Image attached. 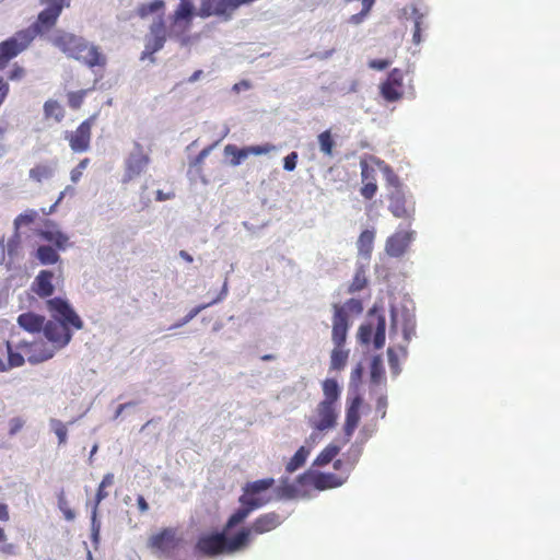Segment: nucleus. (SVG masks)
<instances>
[{"label":"nucleus","instance_id":"f257e3e1","mask_svg":"<svg viewBox=\"0 0 560 560\" xmlns=\"http://www.w3.org/2000/svg\"><path fill=\"white\" fill-rule=\"evenodd\" d=\"M47 308L54 320H47L44 324L43 331L51 346L33 343L27 358V361L32 364L51 359L57 350L66 347L72 338L70 326L75 329H82L83 327V322L66 300L61 298L50 299L47 301Z\"/></svg>","mask_w":560,"mask_h":560},{"label":"nucleus","instance_id":"f03ea898","mask_svg":"<svg viewBox=\"0 0 560 560\" xmlns=\"http://www.w3.org/2000/svg\"><path fill=\"white\" fill-rule=\"evenodd\" d=\"M51 43L68 57L79 60L90 68L106 65V57L97 46L89 43L75 34L58 31L52 37Z\"/></svg>","mask_w":560,"mask_h":560},{"label":"nucleus","instance_id":"7ed1b4c3","mask_svg":"<svg viewBox=\"0 0 560 560\" xmlns=\"http://www.w3.org/2000/svg\"><path fill=\"white\" fill-rule=\"evenodd\" d=\"M324 398L319 401L310 418V424L317 431H328L337 425L340 413L341 388L337 381L327 378L323 382Z\"/></svg>","mask_w":560,"mask_h":560},{"label":"nucleus","instance_id":"20e7f679","mask_svg":"<svg viewBox=\"0 0 560 560\" xmlns=\"http://www.w3.org/2000/svg\"><path fill=\"white\" fill-rule=\"evenodd\" d=\"M385 316L374 305L368 312L366 322L359 327L358 339L363 345H369L372 341L375 349H381L385 345Z\"/></svg>","mask_w":560,"mask_h":560},{"label":"nucleus","instance_id":"39448f33","mask_svg":"<svg viewBox=\"0 0 560 560\" xmlns=\"http://www.w3.org/2000/svg\"><path fill=\"white\" fill-rule=\"evenodd\" d=\"M43 34L35 26L16 32L12 37L0 44V71L5 68L8 62L25 50L33 39Z\"/></svg>","mask_w":560,"mask_h":560},{"label":"nucleus","instance_id":"423d86ee","mask_svg":"<svg viewBox=\"0 0 560 560\" xmlns=\"http://www.w3.org/2000/svg\"><path fill=\"white\" fill-rule=\"evenodd\" d=\"M150 163L151 158L149 152L141 143L135 141L132 143V148L124 160L121 183L128 184L141 176L148 170Z\"/></svg>","mask_w":560,"mask_h":560},{"label":"nucleus","instance_id":"0eeeda50","mask_svg":"<svg viewBox=\"0 0 560 560\" xmlns=\"http://www.w3.org/2000/svg\"><path fill=\"white\" fill-rule=\"evenodd\" d=\"M388 210L398 219L412 221L416 213V201L404 187L392 189L388 195Z\"/></svg>","mask_w":560,"mask_h":560},{"label":"nucleus","instance_id":"6e6552de","mask_svg":"<svg viewBox=\"0 0 560 560\" xmlns=\"http://www.w3.org/2000/svg\"><path fill=\"white\" fill-rule=\"evenodd\" d=\"M167 28L163 15H159L150 25L149 32L144 37V49L141 52V60L149 58L152 62L155 61L153 55L160 51L166 42Z\"/></svg>","mask_w":560,"mask_h":560},{"label":"nucleus","instance_id":"1a4fd4ad","mask_svg":"<svg viewBox=\"0 0 560 560\" xmlns=\"http://www.w3.org/2000/svg\"><path fill=\"white\" fill-rule=\"evenodd\" d=\"M40 5H44L45 9L42 10L38 15L36 22L32 25L35 26L43 34L51 30L59 16L62 13L65 8H69L71 0H37Z\"/></svg>","mask_w":560,"mask_h":560},{"label":"nucleus","instance_id":"9d476101","mask_svg":"<svg viewBox=\"0 0 560 560\" xmlns=\"http://www.w3.org/2000/svg\"><path fill=\"white\" fill-rule=\"evenodd\" d=\"M180 544L182 538L177 535V529L173 527H165L148 539V548L154 553L165 557L174 555Z\"/></svg>","mask_w":560,"mask_h":560},{"label":"nucleus","instance_id":"9b49d317","mask_svg":"<svg viewBox=\"0 0 560 560\" xmlns=\"http://www.w3.org/2000/svg\"><path fill=\"white\" fill-rule=\"evenodd\" d=\"M401 327L405 341L408 343L416 334V319L413 313L407 307L390 308V334Z\"/></svg>","mask_w":560,"mask_h":560},{"label":"nucleus","instance_id":"f8f14e48","mask_svg":"<svg viewBox=\"0 0 560 560\" xmlns=\"http://www.w3.org/2000/svg\"><path fill=\"white\" fill-rule=\"evenodd\" d=\"M346 476L324 474L317 471H307L299 477L298 481L301 487L313 485L316 490H326L327 488H338L343 485Z\"/></svg>","mask_w":560,"mask_h":560},{"label":"nucleus","instance_id":"ddd939ff","mask_svg":"<svg viewBox=\"0 0 560 560\" xmlns=\"http://www.w3.org/2000/svg\"><path fill=\"white\" fill-rule=\"evenodd\" d=\"M259 493L260 492H243L242 497H240V504H242V506H240L238 510L230 516L229 521H226V530L242 523L250 512L262 506L264 501L257 498Z\"/></svg>","mask_w":560,"mask_h":560},{"label":"nucleus","instance_id":"4468645a","mask_svg":"<svg viewBox=\"0 0 560 560\" xmlns=\"http://www.w3.org/2000/svg\"><path fill=\"white\" fill-rule=\"evenodd\" d=\"M195 5L192 0H180L174 13L170 16L172 22L171 35L179 36L190 26Z\"/></svg>","mask_w":560,"mask_h":560},{"label":"nucleus","instance_id":"2eb2a0df","mask_svg":"<svg viewBox=\"0 0 560 560\" xmlns=\"http://www.w3.org/2000/svg\"><path fill=\"white\" fill-rule=\"evenodd\" d=\"M93 120L94 117H91L81 122L74 131L65 132V139L69 141V145L73 152L82 153L90 149Z\"/></svg>","mask_w":560,"mask_h":560},{"label":"nucleus","instance_id":"dca6fc26","mask_svg":"<svg viewBox=\"0 0 560 560\" xmlns=\"http://www.w3.org/2000/svg\"><path fill=\"white\" fill-rule=\"evenodd\" d=\"M196 550L207 557H215L226 552V536H224V534L203 536L197 540Z\"/></svg>","mask_w":560,"mask_h":560},{"label":"nucleus","instance_id":"f3484780","mask_svg":"<svg viewBox=\"0 0 560 560\" xmlns=\"http://www.w3.org/2000/svg\"><path fill=\"white\" fill-rule=\"evenodd\" d=\"M349 329L348 315L343 307L334 305L331 340L335 346L342 347Z\"/></svg>","mask_w":560,"mask_h":560},{"label":"nucleus","instance_id":"a211bd4d","mask_svg":"<svg viewBox=\"0 0 560 560\" xmlns=\"http://www.w3.org/2000/svg\"><path fill=\"white\" fill-rule=\"evenodd\" d=\"M413 232L397 231L389 236L385 244V252L390 257H400L413 240Z\"/></svg>","mask_w":560,"mask_h":560},{"label":"nucleus","instance_id":"6ab92c4d","mask_svg":"<svg viewBox=\"0 0 560 560\" xmlns=\"http://www.w3.org/2000/svg\"><path fill=\"white\" fill-rule=\"evenodd\" d=\"M39 235L46 242L52 243L58 250H66L71 245L69 236L54 221H47Z\"/></svg>","mask_w":560,"mask_h":560},{"label":"nucleus","instance_id":"aec40b11","mask_svg":"<svg viewBox=\"0 0 560 560\" xmlns=\"http://www.w3.org/2000/svg\"><path fill=\"white\" fill-rule=\"evenodd\" d=\"M282 524V517L276 512H269L259 515L252 523V527L246 528L255 535H264L278 528Z\"/></svg>","mask_w":560,"mask_h":560},{"label":"nucleus","instance_id":"412c9836","mask_svg":"<svg viewBox=\"0 0 560 560\" xmlns=\"http://www.w3.org/2000/svg\"><path fill=\"white\" fill-rule=\"evenodd\" d=\"M56 278V272L52 270H40L32 282L31 289L39 298L51 296L55 292L52 280Z\"/></svg>","mask_w":560,"mask_h":560},{"label":"nucleus","instance_id":"4be33fe9","mask_svg":"<svg viewBox=\"0 0 560 560\" xmlns=\"http://www.w3.org/2000/svg\"><path fill=\"white\" fill-rule=\"evenodd\" d=\"M362 405V398L360 396L353 397L348 401L347 411H346V422L343 427L345 442H349L353 432L355 431L359 421H360V407Z\"/></svg>","mask_w":560,"mask_h":560},{"label":"nucleus","instance_id":"5701e85b","mask_svg":"<svg viewBox=\"0 0 560 560\" xmlns=\"http://www.w3.org/2000/svg\"><path fill=\"white\" fill-rule=\"evenodd\" d=\"M19 325L30 332H39L43 330L45 317L34 313H23L18 317Z\"/></svg>","mask_w":560,"mask_h":560},{"label":"nucleus","instance_id":"b1692460","mask_svg":"<svg viewBox=\"0 0 560 560\" xmlns=\"http://www.w3.org/2000/svg\"><path fill=\"white\" fill-rule=\"evenodd\" d=\"M374 240H375V232L373 230H364L358 238V242H357L358 254L362 259H364L366 261H369L371 258Z\"/></svg>","mask_w":560,"mask_h":560},{"label":"nucleus","instance_id":"393cba45","mask_svg":"<svg viewBox=\"0 0 560 560\" xmlns=\"http://www.w3.org/2000/svg\"><path fill=\"white\" fill-rule=\"evenodd\" d=\"M57 250V248L51 246L40 245L35 252V257L44 266L55 265L60 261V256Z\"/></svg>","mask_w":560,"mask_h":560},{"label":"nucleus","instance_id":"a878e982","mask_svg":"<svg viewBox=\"0 0 560 560\" xmlns=\"http://www.w3.org/2000/svg\"><path fill=\"white\" fill-rule=\"evenodd\" d=\"M249 529H242L231 538H226V552H237L249 542Z\"/></svg>","mask_w":560,"mask_h":560},{"label":"nucleus","instance_id":"bb28decb","mask_svg":"<svg viewBox=\"0 0 560 560\" xmlns=\"http://www.w3.org/2000/svg\"><path fill=\"white\" fill-rule=\"evenodd\" d=\"M370 161L374 163L376 167L383 173L387 184L392 187V189H395L396 187H402L396 174L384 161L375 156H370Z\"/></svg>","mask_w":560,"mask_h":560},{"label":"nucleus","instance_id":"cd10ccee","mask_svg":"<svg viewBox=\"0 0 560 560\" xmlns=\"http://www.w3.org/2000/svg\"><path fill=\"white\" fill-rule=\"evenodd\" d=\"M56 171V164H38L30 170V178L42 183L45 179H49L54 176Z\"/></svg>","mask_w":560,"mask_h":560},{"label":"nucleus","instance_id":"c85d7f7f","mask_svg":"<svg viewBox=\"0 0 560 560\" xmlns=\"http://www.w3.org/2000/svg\"><path fill=\"white\" fill-rule=\"evenodd\" d=\"M310 453H311V446H306V445L301 446L295 452V454L290 459V462L287 464L285 470L288 472H293L296 469H299L300 467H302L304 465V463L306 462V458L308 457Z\"/></svg>","mask_w":560,"mask_h":560},{"label":"nucleus","instance_id":"c756f323","mask_svg":"<svg viewBox=\"0 0 560 560\" xmlns=\"http://www.w3.org/2000/svg\"><path fill=\"white\" fill-rule=\"evenodd\" d=\"M340 452V446L337 444L327 445L315 458L313 465L314 466H324L330 463L337 454Z\"/></svg>","mask_w":560,"mask_h":560},{"label":"nucleus","instance_id":"7c9ffc66","mask_svg":"<svg viewBox=\"0 0 560 560\" xmlns=\"http://www.w3.org/2000/svg\"><path fill=\"white\" fill-rule=\"evenodd\" d=\"M224 154L226 156H232V159L230 161V164L232 166H238L245 159H247L249 156L247 154L246 147L240 149L234 144L225 145Z\"/></svg>","mask_w":560,"mask_h":560},{"label":"nucleus","instance_id":"2f4dec72","mask_svg":"<svg viewBox=\"0 0 560 560\" xmlns=\"http://www.w3.org/2000/svg\"><path fill=\"white\" fill-rule=\"evenodd\" d=\"M348 355V350H343L342 347L335 346L330 355V369L337 371L342 370L347 363Z\"/></svg>","mask_w":560,"mask_h":560},{"label":"nucleus","instance_id":"473e14b6","mask_svg":"<svg viewBox=\"0 0 560 560\" xmlns=\"http://www.w3.org/2000/svg\"><path fill=\"white\" fill-rule=\"evenodd\" d=\"M5 348H7V358H8L7 361L4 360L5 372H9L13 368L22 366L25 362L23 354H21L20 352H14L12 350L11 342H9V341H7Z\"/></svg>","mask_w":560,"mask_h":560},{"label":"nucleus","instance_id":"72a5a7b5","mask_svg":"<svg viewBox=\"0 0 560 560\" xmlns=\"http://www.w3.org/2000/svg\"><path fill=\"white\" fill-rule=\"evenodd\" d=\"M385 381V370L383 360L380 355L373 358L371 362V382L375 385L382 384Z\"/></svg>","mask_w":560,"mask_h":560},{"label":"nucleus","instance_id":"f704fd0d","mask_svg":"<svg viewBox=\"0 0 560 560\" xmlns=\"http://www.w3.org/2000/svg\"><path fill=\"white\" fill-rule=\"evenodd\" d=\"M50 430L57 435L59 445H63L67 442L68 428L59 419L51 418L49 420Z\"/></svg>","mask_w":560,"mask_h":560},{"label":"nucleus","instance_id":"c9c22d12","mask_svg":"<svg viewBox=\"0 0 560 560\" xmlns=\"http://www.w3.org/2000/svg\"><path fill=\"white\" fill-rule=\"evenodd\" d=\"M360 167H361V177H362L363 183L376 182V176H375L376 165L370 161V158L362 159L360 161Z\"/></svg>","mask_w":560,"mask_h":560},{"label":"nucleus","instance_id":"e433bc0d","mask_svg":"<svg viewBox=\"0 0 560 560\" xmlns=\"http://www.w3.org/2000/svg\"><path fill=\"white\" fill-rule=\"evenodd\" d=\"M164 8V1L163 0H153L150 3H143L138 7L137 14L144 19L149 16L150 14H153L158 12L159 10Z\"/></svg>","mask_w":560,"mask_h":560},{"label":"nucleus","instance_id":"4c0bfd02","mask_svg":"<svg viewBox=\"0 0 560 560\" xmlns=\"http://www.w3.org/2000/svg\"><path fill=\"white\" fill-rule=\"evenodd\" d=\"M317 139H318L320 152H323L327 156H331L335 142L331 138L330 131L326 130V131L319 133Z\"/></svg>","mask_w":560,"mask_h":560},{"label":"nucleus","instance_id":"58836bf2","mask_svg":"<svg viewBox=\"0 0 560 560\" xmlns=\"http://www.w3.org/2000/svg\"><path fill=\"white\" fill-rule=\"evenodd\" d=\"M44 112L47 118H54L56 121H60L63 117V109L56 101H47L44 105Z\"/></svg>","mask_w":560,"mask_h":560},{"label":"nucleus","instance_id":"ea45409f","mask_svg":"<svg viewBox=\"0 0 560 560\" xmlns=\"http://www.w3.org/2000/svg\"><path fill=\"white\" fill-rule=\"evenodd\" d=\"M38 213L36 210L28 209L25 212L19 214L14 220V229L19 231L20 228L32 224L37 218Z\"/></svg>","mask_w":560,"mask_h":560},{"label":"nucleus","instance_id":"a19ab883","mask_svg":"<svg viewBox=\"0 0 560 560\" xmlns=\"http://www.w3.org/2000/svg\"><path fill=\"white\" fill-rule=\"evenodd\" d=\"M381 94L386 101L395 102L401 97L402 93L400 91V88L393 84L383 83L381 85Z\"/></svg>","mask_w":560,"mask_h":560},{"label":"nucleus","instance_id":"79ce46f5","mask_svg":"<svg viewBox=\"0 0 560 560\" xmlns=\"http://www.w3.org/2000/svg\"><path fill=\"white\" fill-rule=\"evenodd\" d=\"M366 284V276H365V269L363 266H359L354 278L352 280V283L349 288L350 292H355L362 290Z\"/></svg>","mask_w":560,"mask_h":560},{"label":"nucleus","instance_id":"37998d69","mask_svg":"<svg viewBox=\"0 0 560 560\" xmlns=\"http://www.w3.org/2000/svg\"><path fill=\"white\" fill-rule=\"evenodd\" d=\"M248 155H267L271 152L277 151V147L272 143H262L258 145H248L246 147Z\"/></svg>","mask_w":560,"mask_h":560},{"label":"nucleus","instance_id":"c03bdc74","mask_svg":"<svg viewBox=\"0 0 560 560\" xmlns=\"http://www.w3.org/2000/svg\"><path fill=\"white\" fill-rule=\"evenodd\" d=\"M276 480L273 478H265L252 482H247L242 490H269L275 487Z\"/></svg>","mask_w":560,"mask_h":560},{"label":"nucleus","instance_id":"a18cd8bd","mask_svg":"<svg viewBox=\"0 0 560 560\" xmlns=\"http://www.w3.org/2000/svg\"><path fill=\"white\" fill-rule=\"evenodd\" d=\"M210 304H202V305H199V306H196L194 307L192 310H190L188 312V314L177 324H175L174 326H172V328H178V327H182L186 324H188L191 319H194L201 311L206 310L207 307H209Z\"/></svg>","mask_w":560,"mask_h":560},{"label":"nucleus","instance_id":"49530a36","mask_svg":"<svg viewBox=\"0 0 560 560\" xmlns=\"http://www.w3.org/2000/svg\"><path fill=\"white\" fill-rule=\"evenodd\" d=\"M410 10V18L413 20L415 27H421L423 20L427 18L429 11L425 10L424 12H421L415 4L409 7Z\"/></svg>","mask_w":560,"mask_h":560},{"label":"nucleus","instance_id":"de8ad7c7","mask_svg":"<svg viewBox=\"0 0 560 560\" xmlns=\"http://www.w3.org/2000/svg\"><path fill=\"white\" fill-rule=\"evenodd\" d=\"M90 163L89 159H83L80 163L70 172V179L72 183H78L82 177L83 171L88 167Z\"/></svg>","mask_w":560,"mask_h":560},{"label":"nucleus","instance_id":"09e8293b","mask_svg":"<svg viewBox=\"0 0 560 560\" xmlns=\"http://www.w3.org/2000/svg\"><path fill=\"white\" fill-rule=\"evenodd\" d=\"M387 355H388V363H389L392 374L394 376H397L401 371V369L399 366V362H398V357L392 348L387 349Z\"/></svg>","mask_w":560,"mask_h":560},{"label":"nucleus","instance_id":"8fccbe9b","mask_svg":"<svg viewBox=\"0 0 560 560\" xmlns=\"http://www.w3.org/2000/svg\"><path fill=\"white\" fill-rule=\"evenodd\" d=\"M58 503L59 509H61L62 515H65V518L69 522L72 521L75 517V513L71 508H69V503H67L62 494L59 495Z\"/></svg>","mask_w":560,"mask_h":560},{"label":"nucleus","instance_id":"3c124183","mask_svg":"<svg viewBox=\"0 0 560 560\" xmlns=\"http://www.w3.org/2000/svg\"><path fill=\"white\" fill-rule=\"evenodd\" d=\"M385 84H393L398 88H401L402 84V72L399 69H394L389 72L387 80L384 82Z\"/></svg>","mask_w":560,"mask_h":560},{"label":"nucleus","instance_id":"603ef678","mask_svg":"<svg viewBox=\"0 0 560 560\" xmlns=\"http://www.w3.org/2000/svg\"><path fill=\"white\" fill-rule=\"evenodd\" d=\"M377 191V185L376 182H366L364 183V186L361 188V195L365 199H372Z\"/></svg>","mask_w":560,"mask_h":560},{"label":"nucleus","instance_id":"864d4df0","mask_svg":"<svg viewBox=\"0 0 560 560\" xmlns=\"http://www.w3.org/2000/svg\"><path fill=\"white\" fill-rule=\"evenodd\" d=\"M215 144H212V145H209L205 149H202L199 154L190 162V166L192 167H198L200 166L205 159L210 154V152L212 151V149L214 148Z\"/></svg>","mask_w":560,"mask_h":560},{"label":"nucleus","instance_id":"5fc2aeb1","mask_svg":"<svg viewBox=\"0 0 560 560\" xmlns=\"http://www.w3.org/2000/svg\"><path fill=\"white\" fill-rule=\"evenodd\" d=\"M298 158L299 156L296 152H291L288 154L283 160V168L288 172L294 171L296 167Z\"/></svg>","mask_w":560,"mask_h":560},{"label":"nucleus","instance_id":"6e6d98bb","mask_svg":"<svg viewBox=\"0 0 560 560\" xmlns=\"http://www.w3.org/2000/svg\"><path fill=\"white\" fill-rule=\"evenodd\" d=\"M20 245V234L15 230L14 235L8 241L7 250L10 256H13Z\"/></svg>","mask_w":560,"mask_h":560},{"label":"nucleus","instance_id":"4d7b16f0","mask_svg":"<svg viewBox=\"0 0 560 560\" xmlns=\"http://www.w3.org/2000/svg\"><path fill=\"white\" fill-rule=\"evenodd\" d=\"M342 307L347 313L348 311L353 313H361L363 310L361 301L355 299L349 300Z\"/></svg>","mask_w":560,"mask_h":560},{"label":"nucleus","instance_id":"13d9d810","mask_svg":"<svg viewBox=\"0 0 560 560\" xmlns=\"http://www.w3.org/2000/svg\"><path fill=\"white\" fill-rule=\"evenodd\" d=\"M374 432H375V428L373 425L365 424L360 430L359 439L363 443V442L368 441L373 435Z\"/></svg>","mask_w":560,"mask_h":560},{"label":"nucleus","instance_id":"bf43d9fd","mask_svg":"<svg viewBox=\"0 0 560 560\" xmlns=\"http://www.w3.org/2000/svg\"><path fill=\"white\" fill-rule=\"evenodd\" d=\"M389 66V61L386 59H374L369 62V67L374 70H384Z\"/></svg>","mask_w":560,"mask_h":560},{"label":"nucleus","instance_id":"052dcab7","mask_svg":"<svg viewBox=\"0 0 560 560\" xmlns=\"http://www.w3.org/2000/svg\"><path fill=\"white\" fill-rule=\"evenodd\" d=\"M83 100V93L69 94V105L72 108H79Z\"/></svg>","mask_w":560,"mask_h":560},{"label":"nucleus","instance_id":"680f3d73","mask_svg":"<svg viewBox=\"0 0 560 560\" xmlns=\"http://www.w3.org/2000/svg\"><path fill=\"white\" fill-rule=\"evenodd\" d=\"M25 75V70L22 67L15 66L13 70L10 72L9 79L12 81H19L23 79Z\"/></svg>","mask_w":560,"mask_h":560},{"label":"nucleus","instance_id":"e2e57ef3","mask_svg":"<svg viewBox=\"0 0 560 560\" xmlns=\"http://www.w3.org/2000/svg\"><path fill=\"white\" fill-rule=\"evenodd\" d=\"M387 399L385 396H381L376 402V411L381 413V418L386 416Z\"/></svg>","mask_w":560,"mask_h":560},{"label":"nucleus","instance_id":"0e129e2a","mask_svg":"<svg viewBox=\"0 0 560 560\" xmlns=\"http://www.w3.org/2000/svg\"><path fill=\"white\" fill-rule=\"evenodd\" d=\"M9 93V83L0 78V106L4 103Z\"/></svg>","mask_w":560,"mask_h":560},{"label":"nucleus","instance_id":"69168bd1","mask_svg":"<svg viewBox=\"0 0 560 560\" xmlns=\"http://www.w3.org/2000/svg\"><path fill=\"white\" fill-rule=\"evenodd\" d=\"M252 88V84L249 81L247 80H242L237 83H235L232 88V90L235 92V93H240L241 91H247Z\"/></svg>","mask_w":560,"mask_h":560},{"label":"nucleus","instance_id":"338daca9","mask_svg":"<svg viewBox=\"0 0 560 560\" xmlns=\"http://www.w3.org/2000/svg\"><path fill=\"white\" fill-rule=\"evenodd\" d=\"M114 486V475L107 474L98 486L97 490H104L105 488Z\"/></svg>","mask_w":560,"mask_h":560},{"label":"nucleus","instance_id":"774afa93","mask_svg":"<svg viewBox=\"0 0 560 560\" xmlns=\"http://www.w3.org/2000/svg\"><path fill=\"white\" fill-rule=\"evenodd\" d=\"M366 15L363 12H359L349 18V23L353 25H359L365 20Z\"/></svg>","mask_w":560,"mask_h":560}]
</instances>
